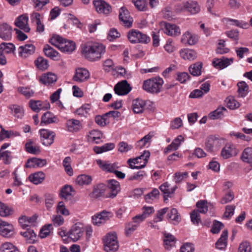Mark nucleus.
Masks as SVG:
<instances>
[{
  "label": "nucleus",
  "instance_id": "obj_26",
  "mask_svg": "<svg viewBox=\"0 0 252 252\" xmlns=\"http://www.w3.org/2000/svg\"><path fill=\"white\" fill-rule=\"evenodd\" d=\"M57 80V75L51 72L44 74L40 78V82L42 84L48 86L55 84Z\"/></svg>",
  "mask_w": 252,
  "mask_h": 252
},
{
  "label": "nucleus",
  "instance_id": "obj_23",
  "mask_svg": "<svg viewBox=\"0 0 252 252\" xmlns=\"http://www.w3.org/2000/svg\"><path fill=\"white\" fill-rule=\"evenodd\" d=\"M198 41V37L196 35L192 34L189 31L186 32L182 36L181 42L185 44L193 45Z\"/></svg>",
  "mask_w": 252,
  "mask_h": 252
},
{
  "label": "nucleus",
  "instance_id": "obj_59",
  "mask_svg": "<svg viewBox=\"0 0 252 252\" xmlns=\"http://www.w3.org/2000/svg\"><path fill=\"white\" fill-rule=\"evenodd\" d=\"M90 109V105L88 104H86L77 109L75 111V113L81 117H86Z\"/></svg>",
  "mask_w": 252,
  "mask_h": 252
},
{
  "label": "nucleus",
  "instance_id": "obj_49",
  "mask_svg": "<svg viewBox=\"0 0 252 252\" xmlns=\"http://www.w3.org/2000/svg\"><path fill=\"white\" fill-rule=\"evenodd\" d=\"M207 203L208 202L206 200L198 201L196 204V206L198 209L196 210L200 213L205 214L208 210Z\"/></svg>",
  "mask_w": 252,
  "mask_h": 252
},
{
  "label": "nucleus",
  "instance_id": "obj_28",
  "mask_svg": "<svg viewBox=\"0 0 252 252\" xmlns=\"http://www.w3.org/2000/svg\"><path fill=\"white\" fill-rule=\"evenodd\" d=\"M12 28L6 23L0 24V37L4 40H9L11 37Z\"/></svg>",
  "mask_w": 252,
  "mask_h": 252
},
{
  "label": "nucleus",
  "instance_id": "obj_48",
  "mask_svg": "<svg viewBox=\"0 0 252 252\" xmlns=\"http://www.w3.org/2000/svg\"><path fill=\"white\" fill-rule=\"evenodd\" d=\"M226 111V108L223 107L218 108L216 110L211 112L209 115V117L212 120L221 118L224 115L223 112Z\"/></svg>",
  "mask_w": 252,
  "mask_h": 252
},
{
  "label": "nucleus",
  "instance_id": "obj_39",
  "mask_svg": "<svg viewBox=\"0 0 252 252\" xmlns=\"http://www.w3.org/2000/svg\"><path fill=\"white\" fill-rule=\"evenodd\" d=\"M43 51L47 57L52 60H57L59 56L58 52L48 44L44 46Z\"/></svg>",
  "mask_w": 252,
  "mask_h": 252
},
{
  "label": "nucleus",
  "instance_id": "obj_64",
  "mask_svg": "<svg viewBox=\"0 0 252 252\" xmlns=\"http://www.w3.org/2000/svg\"><path fill=\"white\" fill-rule=\"evenodd\" d=\"M238 252H251V247L247 241L242 242L238 248Z\"/></svg>",
  "mask_w": 252,
  "mask_h": 252
},
{
  "label": "nucleus",
  "instance_id": "obj_30",
  "mask_svg": "<svg viewBox=\"0 0 252 252\" xmlns=\"http://www.w3.org/2000/svg\"><path fill=\"white\" fill-rule=\"evenodd\" d=\"M184 140V138L182 135L178 136L164 149V153L167 154L171 151L177 150Z\"/></svg>",
  "mask_w": 252,
  "mask_h": 252
},
{
  "label": "nucleus",
  "instance_id": "obj_11",
  "mask_svg": "<svg viewBox=\"0 0 252 252\" xmlns=\"http://www.w3.org/2000/svg\"><path fill=\"white\" fill-rule=\"evenodd\" d=\"M93 3L95 10L100 14L107 16L112 11L111 5L103 0H95Z\"/></svg>",
  "mask_w": 252,
  "mask_h": 252
},
{
  "label": "nucleus",
  "instance_id": "obj_55",
  "mask_svg": "<svg viewBox=\"0 0 252 252\" xmlns=\"http://www.w3.org/2000/svg\"><path fill=\"white\" fill-rule=\"evenodd\" d=\"M138 226L132 221L129 222L126 224L125 234L126 236L130 235L135 231Z\"/></svg>",
  "mask_w": 252,
  "mask_h": 252
},
{
  "label": "nucleus",
  "instance_id": "obj_14",
  "mask_svg": "<svg viewBox=\"0 0 252 252\" xmlns=\"http://www.w3.org/2000/svg\"><path fill=\"white\" fill-rule=\"evenodd\" d=\"M35 49L32 44H25L20 46L18 49L19 56L22 58H27L35 53Z\"/></svg>",
  "mask_w": 252,
  "mask_h": 252
},
{
  "label": "nucleus",
  "instance_id": "obj_16",
  "mask_svg": "<svg viewBox=\"0 0 252 252\" xmlns=\"http://www.w3.org/2000/svg\"><path fill=\"white\" fill-rule=\"evenodd\" d=\"M119 19L125 26L130 27L132 23V18L130 17L129 12L126 7L123 6L120 9Z\"/></svg>",
  "mask_w": 252,
  "mask_h": 252
},
{
  "label": "nucleus",
  "instance_id": "obj_22",
  "mask_svg": "<svg viewBox=\"0 0 252 252\" xmlns=\"http://www.w3.org/2000/svg\"><path fill=\"white\" fill-rule=\"evenodd\" d=\"M46 163L47 161L45 159L32 158L28 159L25 167L27 168L41 167L45 166Z\"/></svg>",
  "mask_w": 252,
  "mask_h": 252
},
{
  "label": "nucleus",
  "instance_id": "obj_60",
  "mask_svg": "<svg viewBox=\"0 0 252 252\" xmlns=\"http://www.w3.org/2000/svg\"><path fill=\"white\" fill-rule=\"evenodd\" d=\"M190 219L192 222L195 225H198L201 222L199 212L196 210L192 211L190 214Z\"/></svg>",
  "mask_w": 252,
  "mask_h": 252
},
{
  "label": "nucleus",
  "instance_id": "obj_56",
  "mask_svg": "<svg viewBox=\"0 0 252 252\" xmlns=\"http://www.w3.org/2000/svg\"><path fill=\"white\" fill-rule=\"evenodd\" d=\"M26 151L32 154H38L40 153V149L38 147L32 145V142L30 141L27 143L25 145Z\"/></svg>",
  "mask_w": 252,
  "mask_h": 252
},
{
  "label": "nucleus",
  "instance_id": "obj_5",
  "mask_svg": "<svg viewBox=\"0 0 252 252\" xmlns=\"http://www.w3.org/2000/svg\"><path fill=\"white\" fill-rule=\"evenodd\" d=\"M104 249L106 252H116L119 247L115 232L107 234L103 239Z\"/></svg>",
  "mask_w": 252,
  "mask_h": 252
},
{
  "label": "nucleus",
  "instance_id": "obj_40",
  "mask_svg": "<svg viewBox=\"0 0 252 252\" xmlns=\"http://www.w3.org/2000/svg\"><path fill=\"white\" fill-rule=\"evenodd\" d=\"M21 235L24 237L27 243L32 244L34 243L36 240V235L34 231L31 229H28L25 232H21Z\"/></svg>",
  "mask_w": 252,
  "mask_h": 252
},
{
  "label": "nucleus",
  "instance_id": "obj_12",
  "mask_svg": "<svg viewBox=\"0 0 252 252\" xmlns=\"http://www.w3.org/2000/svg\"><path fill=\"white\" fill-rule=\"evenodd\" d=\"M131 90L130 85L126 80L118 83L114 88L115 94L119 95H126L130 92Z\"/></svg>",
  "mask_w": 252,
  "mask_h": 252
},
{
  "label": "nucleus",
  "instance_id": "obj_50",
  "mask_svg": "<svg viewBox=\"0 0 252 252\" xmlns=\"http://www.w3.org/2000/svg\"><path fill=\"white\" fill-rule=\"evenodd\" d=\"M13 213L12 210L6 204L0 201V216L7 217Z\"/></svg>",
  "mask_w": 252,
  "mask_h": 252
},
{
  "label": "nucleus",
  "instance_id": "obj_20",
  "mask_svg": "<svg viewBox=\"0 0 252 252\" xmlns=\"http://www.w3.org/2000/svg\"><path fill=\"white\" fill-rule=\"evenodd\" d=\"M96 162L102 170L110 173H113L115 169H118L119 167L118 163L116 162L110 163L108 161L101 159L97 160Z\"/></svg>",
  "mask_w": 252,
  "mask_h": 252
},
{
  "label": "nucleus",
  "instance_id": "obj_53",
  "mask_svg": "<svg viewBox=\"0 0 252 252\" xmlns=\"http://www.w3.org/2000/svg\"><path fill=\"white\" fill-rule=\"evenodd\" d=\"M0 159L2 160L4 164H9L12 159L11 152L9 151H5L4 152L0 151Z\"/></svg>",
  "mask_w": 252,
  "mask_h": 252
},
{
  "label": "nucleus",
  "instance_id": "obj_36",
  "mask_svg": "<svg viewBox=\"0 0 252 252\" xmlns=\"http://www.w3.org/2000/svg\"><path fill=\"white\" fill-rule=\"evenodd\" d=\"M180 54L184 59L189 61L194 60L197 57L196 52L192 49H182L180 51Z\"/></svg>",
  "mask_w": 252,
  "mask_h": 252
},
{
  "label": "nucleus",
  "instance_id": "obj_13",
  "mask_svg": "<svg viewBox=\"0 0 252 252\" xmlns=\"http://www.w3.org/2000/svg\"><path fill=\"white\" fill-rule=\"evenodd\" d=\"M41 139L43 145L48 146L54 142L55 133L48 129H42L40 130Z\"/></svg>",
  "mask_w": 252,
  "mask_h": 252
},
{
  "label": "nucleus",
  "instance_id": "obj_21",
  "mask_svg": "<svg viewBox=\"0 0 252 252\" xmlns=\"http://www.w3.org/2000/svg\"><path fill=\"white\" fill-rule=\"evenodd\" d=\"M237 151L234 146L229 144H226L221 151V156L224 159L229 158L237 154Z\"/></svg>",
  "mask_w": 252,
  "mask_h": 252
},
{
  "label": "nucleus",
  "instance_id": "obj_46",
  "mask_svg": "<svg viewBox=\"0 0 252 252\" xmlns=\"http://www.w3.org/2000/svg\"><path fill=\"white\" fill-rule=\"evenodd\" d=\"M35 66L41 70H45L48 67V63L46 59L42 57H39L34 61Z\"/></svg>",
  "mask_w": 252,
  "mask_h": 252
},
{
  "label": "nucleus",
  "instance_id": "obj_3",
  "mask_svg": "<svg viewBox=\"0 0 252 252\" xmlns=\"http://www.w3.org/2000/svg\"><path fill=\"white\" fill-rule=\"evenodd\" d=\"M163 84V80L161 78H152L144 81L143 89L148 93L158 94L160 92Z\"/></svg>",
  "mask_w": 252,
  "mask_h": 252
},
{
  "label": "nucleus",
  "instance_id": "obj_63",
  "mask_svg": "<svg viewBox=\"0 0 252 252\" xmlns=\"http://www.w3.org/2000/svg\"><path fill=\"white\" fill-rule=\"evenodd\" d=\"M45 201L47 208H51L54 203V195L51 193H46L45 194Z\"/></svg>",
  "mask_w": 252,
  "mask_h": 252
},
{
  "label": "nucleus",
  "instance_id": "obj_19",
  "mask_svg": "<svg viewBox=\"0 0 252 252\" xmlns=\"http://www.w3.org/2000/svg\"><path fill=\"white\" fill-rule=\"evenodd\" d=\"M89 77L90 73L87 69L84 68H79L76 69L73 79L76 82H82L86 81Z\"/></svg>",
  "mask_w": 252,
  "mask_h": 252
},
{
  "label": "nucleus",
  "instance_id": "obj_61",
  "mask_svg": "<svg viewBox=\"0 0 252 252\" xmlns=\"http://www.w3.org/2000/svg\"><path fill=\"white\" fill-rule=\"evenodd\" d=\"M223 223L218 220H214L211 232L213 234H217L220 232L221 229L223 227Z\"/></svg>",
  "mask_w": 252,
  "mask_h": 252
},
{
  "label": "nucleus",
  "instance_id": "obj_33",
  "mask_svg": "<svg viewBox=\"0 0 252 252\" xmlns=\"http://www.w3.org/2000/svg\"><path fill=\"white\" fill-rule=\"evenodd\" d=\"M177 186L170 188L169 184L167 182H165L159 187L161 191L164 194V201L167 199V197H170V194L173 193L177 189Z\"/></svg>",
  "mask_w": 252,
  "mask_h": 252
},
{
  "label": "nucleus",
  "instance_id": "obj_41",
  "mask_svg": "<svg viewBox=\"0 0 252 252\" xmlns=\"http://www.w3.org/2000/svg\"><path fill=\"white\" fill-rule=\"evenodd\" d=\"M92 181V177L86 174L79 175L76 180V183L79 186L89 185Z\"/></svg>",
  "mask_w": 252,
  "mask_h": 252
},
{
  "label": "nucleus",
  "instance_id": "obj_45",
  "mask_svg": "<svg viewBox=\"0 0 252 252\" xmlns=\"http://www.w3.org/2000/svg\"><path fill=\"white\" fill-rule=\"evenodd\" d=\"M0 252H19L18 248L10 242H5L0 246Z\"/></svg>",
  "mask_w": 252,
  "mask_h": 252
},
{
  "label": "nucleus",
  "instance_id": "obj_44",
  "mask_svg": "<svg viewBox=\"0 0 252 252\" xmlns=\"http://www.w3.org/2000/svg\"><path fill=\"white\" fill-rule=\"evenodd\" d=\"M164 245L166 249L169 250L175 242V238L170 233H164Z\"/></svg>",
  "mask_w": 252,
  "mask_h": 252
},
{
  "label": "nucleus",
  "instance_id": "obj_54",
  "mask_svg": "<svg viewBox=\"0 0 252 252\" xmlns=\"http://www.w3.org/2000/svg\"><path fill=\"white\" fill-rule=\"evenodd\" d=\"M29 104L31 109L34 112H38L41 110V101L40 100L31 99L30 100Z\"/></svg>",
  "mask_w": 252,
  "mask_h": 252
},
{
  "label": "nucleus",
  "instance_id": "obj_35",
  "mask_svg": "<svg viewBox=\"0 0 252 252\" xmlns=\"http://www.w3.org/2000/svg\"><path fill=\"white\" fill-rule=\"evenodd\" d=\"M45 178V175L42 171L37 172L31 174L29 179V180L34 184L38 185L41 183Z\"/></svg>",
  "mask_w": 252,
  "mask_h": 252
},
{
  "label": "nucleus",
  "instance_id": "obj_1",
  "mask_svg": "<svg viewBox=\"0 0 252 252\" xmlns=\"http://www.w3.org/2000/svg\"><path fill=\"white\" fill-rule=\"evenodd\" d=\"M81 52L85 59L91 62L99 60L105 52V47L98 42H88L82 45Z\"/></svg>",
  "mask_w": 252,
  "mask_h": 252
},
{
  "label": "nucleus",
  "instance_id": "obj_57",
  "mask_svg": "<svg viewBox=\"0 0 252 252\" xmlns=\"http://www.w3.org/2000/svg\"><path fill=\"white\" fill-rule=\"evenodd\" d=\"M52 229L53 227L51 224H47L43 226L40 231V237L44 238L49 236Z\"/></svg>",
  "mask_w": 252,
  "mask_h": 252
},
{
  "label": "nucleus",
  "instance_id": "obj_15",
  "mask_svg": "<svg viewBox=\"0 0 252 252\" xmlns=\"http://www.w3.org/2000/svg\"><path fill=\"white\" fill-rule=\"evenodd\" d=\"M107 187L109 190L107 196L112 198L116 197L121 190L120 183L114 179L107 181Z\"/></svg>",
  "mask_w": 252,
  "mask_h": 252
},
{
  "label": "nucleus",
  "instance_id": "obj_31",
  "mask_svg": "<svg viewBox=\"0 0 252 252\" xmlns=\"http://www.w3.org/2000/svg\"><path fill=\"white\" fill-rule=\"evenodd\" d=\"M165 32L170 36H178L181 34V30L179 27L174 24L166 23Z\"/></svg>",
  "mask_w": 252,
  "mask_h": 252
},
{
  "label": "nucleus",
  "instance_id": "obj_47",
  "mask_svg": "<svg viewBox=\"0 0 252 252\" xmlns=\"http://www.w3.org/2000/svg\"><path fill=\"white\" fill-rule=\"evenodd\" d=\"M9 109L14 112V116L18 118H21L24 116V110L21 106L16 104L10 105Z\"/></svg>",
  "mask_w": 252,
  "mask_h": 252
},
{
  "label": "nucleus",
  "instance_id": "obj_27",
  "mask_svg": "<svg viewBox=\"0 0 252 252\" xmlns=\"http://www.w3.org/2000/svg\"><path fill=\"white\" fill-rule=\"evenodd\" d=\"M67 130L70 132H77L82 128L80 122L76 119H71L67 120L66 123Z\"/></svg>",
  "mask_w": 252,
  "mask_h": 252
},
{
  "label": "nucleus",
  "instance_id": "obj_24",
  "mask_svg": "<svg viewBox=\"0 0 252 252\" xmlns=\"http://www.w3.org/2000/svg\"><path fill=\"white\" fill-rule=\"evenodd\" d=\"M59 122V120L56 116L52 113L48 111L42 115L40 125H49L53 123H58Z\"/></svg>",
  "mask_w": 252,
  "mask_h": 252
},
{
  "label": "nucleus",
  "instance_id": "obj_62",
  "mask_svg": "<svg viewBox=\"0 0 252 252\" xmlns=\"http://www.w3.org/2000/svg\"><path fill=\"white\" fill-rule=\"evenodd\" d=\"M118 151L120 153H126L131 150L133 146L131 145H129L125 142H121L119 144Z\"/></svg>",
  "mask_w": 252,
  "mask_h": 252
},
{
  "label": "nucleus",
  "instance_id": "obj_4",
  "mask_svg": "<svg viewBox=\"0 0 252 252\" xmlns=\"http://www.w3.org/2000/svg\"><path fill=\"white\" fill-rule=\"evenodd\" d=\"M175 10L177 12L187 11L191 14H195L200 11V7L196 1H184L175 6Z\"/></svg>",
  "mask_w": 252,
  "mask_h": 252
},
{
  "label": "nucleus",
  "instance_id": "obj_58",
  "mask_svg": "<svg viewBox=\"0 0 252 252\" xmlns=\"http://www.w3.org/2000/svg\"><path fill=\"white\" fill-rule=\"evenodd\" d=\"M167 218L178 223L180 220V218L178 215V211L175 208H172L167 214Z\"/></svg>",
  "mask_w": 252,
  "mask_h": 252
},
{
  "label": "nucleus",
  "instance_id": "obj_9",
  "mask_svg": "<svg viewBox=\"0 0 252 252\" xmlns=\"http://www.w3.org/2000/svg\"><path fill=\"white\" fill-rule=\"evenodd\" d=\"M112 216L113 214L111 212L103 210L92 217V222L95 225L99 226L105 223Z\"/></svg>",
  "mask_w": 252,
  "mask_h": 252
},
{
  "label": "nucleus",
  "instance_id": "obj_51",
  "mask_svg": "<svg viewBox=\"0 0 252 252\" xmlns=\"http://www.w3.org/2000/svg\"><path fill=\"white\" fill-rule=\"evenodd\" d=\"M0 49L2 52L6 54L13 53L15 50L14 45L10 43H2L0 45Z\"/></svg>",
  "mask_w": 252,
  "mask_h": 252
},
{
  "label": "nucleus",
  "instance_id": "obj_25",
  "mask_svg": "<svg viewBox=\"0 0 252 252\" xmlns=\"http://www.w3.org/2000/svg\"><path fill=\"white\" fill-rule=\"evenodd\" d=\"M219 140L215 136L211 135L208 136L205 143V149L209 152H213L215 147L219 146Z\"/></svg>",
  "mask_w": 252,
  "mask_h": 252
},
{
  "label": "nucleus",
  "instance_id": "obj_52",
  "mask_svg": "<svg viewBox=\"0 0 252 252\" xmlns=\"http://www.w3.org/2000/svg\"><path fill=\"white\" fill-rule=\"evenodd\" d=\"M90 138L96 144L99 143L102 141L100 140L102 137V133L97 130H93L90 132Z\"/></svg>",
  "mask_w": 252,
  "mask_h": 252
},
{
  "label": "nucleus",
  "instance_id": "obj_29",
  "mask_svg": "<svg viewBox=\"0 0 252 252\" xmlns=\"http://www.w3.org/2000/svg\"><path fill=\"white\" fill-rule=\"evenodd\" d=\"M145 101L141 99H136L132 101V109L134 113H142L145 109Z\"/></svg>",
  "mask_w": 252,
  "mask_h": 252
},
{
  "label": "nucleus",
  "instance_id": "obj_10",
  "mask_svg": "<svg viewBox=\"0 0 252 252\" xmlns=\"http://www.w3.org/2000/svg\"><path fill=\"white\" fill-rule=\"evenodd\" d=\"M15 234L13 225L0 220V235L5 238H11Z\"/></svg>",
  "mask_w": 252,
  "mask_h": 252
},
{
  "label": "nucleus",
  "instance_id": "obj_8",
  "mask_svg": "<svg viewBox=\"0 0 252 252\" xmlns=\"http://www.w3.org/2000/svg\"><path fill=\"white\" fill-rule=\"evenodd\" d=\"M85 229L83 224L80 223H76L71 226L67 232L68 237L73 242H76L83 235Z\"/></svg>",
  "mask_w": 252,
  "mask_h": 252
},
{
  "label": "nucleus",
  "instance_id": "obj_6",
  "mask_svg": "<svg viewBox=\"0 0 252 252\" xmlns=\"http://www.w3.org/2000/svg\"><path fill=\"white\" fill-rule=\"evenodd\" d=\"M150 156V152L145 151L140 156L136 158L128 159L127 163L131 169H141L146 166Z\"/></svg>",
  "mask_w": 252,
  "mask_h": 252
},
{
  "label": "nucleus",
  "instance_id": "obj_34",
  "mask_svg": "<svg viewBox=\"0 0 252 252\" xmlns=\"http://www.w3.org/2000/svg\"><path fill=\"white\" fill-rule=\"evenodd\" d=\"M73 191L71 186L65 185L61 190V197L66 201L70 200L73 196L72 194Z\"/></svg>",
  "mask_w": 252,
  "mask_h": 252
},
{
  "label": "nucleus",
  "instance_id": "obj_38",
  "mask_svg": "<svg viewBox=\"0 0 252 252\" xmlns=\"http://www.w3.org/2000/svg\"><path fill=\"white\" fill-rule=\"evenodd\" d=\"M202 63L198 62L190 65L189 67L190 73L194 76H198L201 74V69L202 68Z\"/></svg>",
  "mask_w": 252,
  "mask_h": 252
},
{
  "label": "nucleus",
  "instance_id": "obj_42",
  "mask_svg": "<svg viewBox=\"0 0 252 252\" xmlns=\"http://www.w3.org/2000/svg\"><path fill=\"white\" fill-rule=\"evenodd\" d=\"M115 148L113 143H106L101 147L95 146L94 150L96 154H99L105 152L113 150Z\"/></svg>",
  "mask_w": 252,
  "mask_h": 252
},
{
  "label": "nucleus",
  "instance_id": "obj_32",
  "mask_svg": "<svg viewBox=\"0 0 252 252\" xmlns=\"http://www.w3.org/2000/svg\"><path fill=\"white\" fill-rule=\"evenodd\" d=\"M228 237V231L224 230L222 231L220 237L216 243V247L219 250H223L227 246V240Z\"/></svg>",
  "mask_w": 252,
  "mask_h": 252
},
{
  "label": "nucleus",
  "instance_id": "obj_43",
  "mask_svg": "<svg viewBox=\"0 0 252 252\" xmlns=\"http://www.w3.org/2000/svg\"><path fill=\"white\" fill-rule=\"evenodd\" d=\"M237 86L239 96L245 97L249 93V86L244 81H242L238 83Z\"/></svg>",
  "mask_w": 252,
  "mask_h": 252
},
{
  "label": "nucleus",
  "instance_id": "obj_18",
  "mask_svg": "<svg viewBox=\"0 0 252 252\" xmlns=\"http://www.w3.org/2000/svg\"><path fill=\"white\" fill-rule=\"evenodd\" d=\"M28 19L27 15H20L16 19L14 24L16 27L23 30L25 32H29L30 28L28 26Z\"/></svg>",
  "mask_w": 252,
  "mask_h": 252
},
{
  "label": "nucleus",
  "instance_id": "obj_37",
  "mask_svg": "<svg viewBox=\"0 0 252 252\" xmlns=\"http://www.w3.org/2000/svg\"><path fill=\"white\" fill-rule=\"evenodd\" d=\"M241 158L244 162L252 166V148H246L241 154Z\"/></svg>",
  "mask_w": 252,
  "mask_h": 252
},
{
  "label": "nucleus",
  "instance_id": "obj_7",
  "mask_svg": "<svg viewBox=\"0 0 252 252\" xmlns=\"http://www.w3.org/2000/svg\"><path fill=\"white\" fill-rule=\"evenodd\" d=\"M127 38L131 43L147 44L150 42V37L136 30H132L127 33Z\"/></svg>",
  "mask_w": 252,
  "mask_h": 252
},
{
  "label": "nucleus",
  "instance_id": "obj_2",
  "mask_svg": "<svg viewBox=\"0 0 252 252\" xmlns=\"http://www.w3.org/2000/svg\"><path fill=\"white\" fill-rule=\"evenodd\" d=\"M50 43L63 52H72L76 47V44L73 41L67 40L58 35L53 36L50 39Z\"/></svg>",
  "mask_w": 252,
  "mask_h": 252
},
{
  "label": "nucleus",
  "instance_id": "obj_17",
  "mask_svg": "<svg viewBox=\"0 0 252 252\" xmlns=\"http://www.w3.org/2000/svg\"><path fill=\"white\" fill-rule=\"evenodd\" d=\"M234 61L233 58H227L222 57L220 59H215L213 64L217 69H223L231 64Z\"/></svg>",
  "mask_w": 252,
  "mask_h": 252
}]
</instances>
